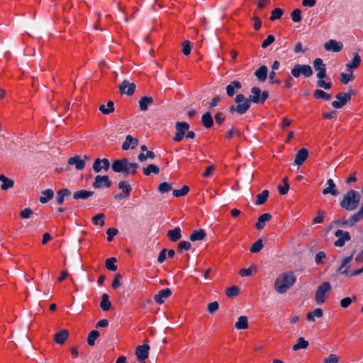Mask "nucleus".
Returning a JSON list of instances; mask_svg holds the SVG:
<instances>
[{
	"mask_svg": "<svg viewBox=\"0 0 363 363\" xmlns=\"http://www.w3.org/2000/svg\"><path fill=\"white\" fill-rule=\"evenodd\" d=\"M296 278L289 272L279 275L274 281L275 290L280 294L286 292L296 282Z\"/></svg>",
	"mask_w": 363,
	"mask_h": 363,
	"instance_id": "f257e3e1",
	"label": "nucleus"
},
{
	"mask_svg": "<svg viewBox=\"0 0 363 363\" xmlns=\"http://www.w3.org/2000/svg\"><path fill=\"white\" fill-rule=\"evenodd\" d=\"M138 167L139 166L137 163H130L127 158L116 160L111 166L113 172L117 173L123 172L125 176H128L129 174L135 175Z\"/></svg>",
	"mask_w": 363,
	"mask_h": 363,
	"instance_id": "f03ea898",
	"label": "nucleus"
},
{
	"mask_svg": "<svg viewBox=\"0 0 363 363\" xmlns=\"http://www.w3.org/2000/svg\"><path fill=\"white\" fill-rule=\"evenodd\" d=\"M360 201V194L355 190H350L344 195L340 201V206L347 211H353L357 208Z\"/></svg>",
	"mask_w": 363,
	"mask_h": 363,
	"instance_id": "7ed1b4c3",
	"label": "nucleus"
},
{
	"mask_svg": "<svg viewBox=\"0 0 363 363\" xmlns=\"http://www.w3.org/2000/svg\"><path fill=\"white\" fill-rule=\"evenodd\" d=\"M235 101L238 105L236 106H230L229 107V111L231 113L237 112L238 114L242 115L245 113L250 107V101L248 99L242 94H238L235 98Z\"/></svg>",
	"mask_w": 363,
	"mask_h": 363,
	"instance_id": "20e7f679",
	"label": "nucleus"
},
{
	"mask_svg": "<svg viewBox=\"0 0 363 363\" xmlns=\"http://www.w3.org/2000/svg\"><path fill=\"white\" fill-rule=\"evenodd\" d=\"M252 94L249 96V100L250 102L255 104H264L268 98L269 93L267 91H261L258 87H252L251 89Z\"/></svg>",
	"mask_w": 363,
	"mask_h": 363,
	"instance_id": "39448f33",
	"label": "nucleus"
},
{
	"mask_svg": "<svg viewBox=\"0 0 363 363\" xmlns=\"http://www.w3.org/2000/svg\"><path fill=\"white\" fill-rule=\"evenodd\" d=\"M294 77L298 78L301 74L305 77H310L313 74V70L311 66L307 65L296 64L291 71Z\"/></svg>",
	"mask_w": 363,
	"mask_h": 363,
	"instance_id": "423d86ee",
	"label": "nucleus"
},
{
	"mask_svg": "<svg viewBox=\"0 0 363 363\" xmlns=\"http://www.w3.org/2000/svg\"><path fill=\"white\" fill-rule=\"evenodd\" d=\"M331 289V286L329 282L322 283L317 289L315 296V299L318 305H321L325 301V294Z\"/></svg>",
	"mask_w": 363,
	"mask_h": 363,
	"instance_id": "0eeeda50",
	"label": "nucleus"
},
{
	"mask_svg": "<svg viewBox=\"0 0 363 363\" xmlns=\"http://www.w3.org/2000/svg\"><path fill=\"white\" fill-rule=\"evenodd\" d=\"M353 94L352 90H350V92H340L336 95V99L338 101H333L332 102V106L335 108H342L348 101L351 100L352 94Z\"/></svg>",
	"mask_w": 363,
	"mask_h": 363,
	"instance_id": "6e6552de",
	"label": "nucleus"
},
{
	"mask_svg": "<svg viewBox=\"0 0 363 363\" xmlns=\"http://www.w3.org/2000/svg\"><path fill=\"white\" fill-rule=\"evenodd\" d=\"M176 133L173 137L174 142H180L183 140L185 133L189 130V125L187 122H177L175 124Z\"/></svg>",
	"mask_w": 363,
	"mask_h": 363,
	"instance_id": "1a4fd4ad",
	"label": "nucleus"
},
{
	"mask_svg": "<svg viewBox=\"0 0 363 363\" xmlns=\"http://www.w3.org/2000/svg\"><path fill=\"white\" fill-rule=\"evenodd\" d=\"M111 181L107 175H97L93 182L94 189L109 188L111 186Z\"/></svg>",
	"mask_w": 363,
	"mask_h": 363,
	"instance_id": "9d476101",
	"label": "nucleus"
},
{
	"mask_svg": "<svg viewBox=\"0 0 363 363\" xmlns=\"http://www.w3.org/2000/svg\"><path fill=\"white\" fill-rule=\"evenodd\" d=\"M335 236L338 239L335 241L334 245L336 247H342L345 245L346 242H348L351 240V236L347 231H344L342 230H337L335 233Z\"/></svg>",
	"mask_w": 363,
	"mask_h": 363,
	"instance_id": "9b49d317",
	"label": "nucleus"
},
{
	"mask_svg": "<svg viewBox=\"0 0 363 363\" xmlns=\"http://www.w3.org/2000/svg\"><path fill=\"white\" fill-rule=\"evenodd\" d=\"M93 170L96 173L100 172L102 169L107 172L110 168V162L108 159L96 158L93 163Z\"/></svg>",
	"mask_w": 363,
	"mask_h": 363,
	"instance_id": "f8f14e48",
	"label": "nucleus"
},
{
	"mask_svg": "<svg viewBox=\"0 0 363 363\" xmlns=\"http://www.w3.org/2000/svg\"><path fill=\"white\" fill-rule=\"evenodd\" d=\"M150 346L147 344L136 347L135 355L139 362L145 361L149 355Z\"/></svg>",
	"mask_w": 363,
	"mask_h": 363,
	"instance_id": "ddd939ff",
	"label": "nucleus"
},
{
	"mask_svg": "<svg viewBox=\"0 0 363 363\" xmlns=\"http://www.w3.org/2000/svg\"><path fill=\"white\" fill-rule=\"evenodd\" d=\"M172 294V291L170 289H164L160 290L158 294H155L154 296V300L157 303L162 304L164 302V301L168 298Z\"/></svg>",
	"mask_w": 363,
	"mask_h": 363,
	"instance_id": "4468645a",
	"label": "nucleus"
},
{
	"mask_svg": "<svg viewBox=\"0 0 363 363\" xmlns=\"http://www.w3.org/2000/svg\"><path fill=\"white\" fill-rule=\"evenodd\" d=\"M69 337V331L66 329H62L54 335V341L59 345L65 343Z\"/></svg>",
	"mask_w": 363,
	"mask_h": 363,
	"instance_id": "2eb2a0df",
	"label": "nucleus"
},
{
	"mask_svg": "<svg viewBox=\"0 0 363 363\" xmlns=\"http://www.w3.org/2000/svg\"><path fill=\"white\" fill-rule=\"evenodd\" d=\"M342 43L337 42L335 40H330L324 45V48L326 50L333 52H340L342 50Z\"/></svg>",
	"mask_w": 363,
	"mask_h": 363,
	"instance_id": "dca6fc26",
	"label": "nucleus"
},
{
	"mask_svg": "<svg viewBox=\"0 0 363 363\" xmlns=\"http://www.w3.org/2000/svg\"><path fill=\"white\" fill-rule=\"evenodd\" d=\"M67 162L69 165H74L77 170H82L85 167V161L79 155L69 158Z\"/></svg>",
	"mask_w": 363,
	"mask_h": 363,
	"instance_id": "f3484780",
	"label": "nucleus"
},
{
	"mask_svg": "<svg viewBox=\"0 0 363 363\" xmlns=\"http://www.w3.org/2000/svg\"><path fill=\"white\" fill-rule=\"evenodd\" d=\"M135 89V85L133 83H130L127 81H123L120 85V90L122 93H125L128 96L133 94Z\"/></svg>",
	"mask_w": 363,
	"mask_h": 363,
	"instance_id": "a211bd4d",
	"label": "nucleus"
},
{
	"mask_svg": "<svg viewBox=\"0 0 363 363\" xmlns=\"http://www.w3.org/2000/svg\"><path fill=\"white\" fill-rule=\"evenodd\" d=\"M308 152L306 148L300 149L296 154L294 162L297 165H301L307 159Z\"/></svg>",
	"mask_w": 363,
	"mask_h": 363,
	"instance_id": "6ab92c4d",
	"label": "nucleus"
},
{
	"mask_svg": "<svg viewBox=\"0 0 363 363\" xmlns=\"http://www.w3.org/2000/svg\"><path fill=\"white\" fill-rule=\"evenodd\" d=\"M138 144V140L128 135L125 138V140L122 145V149L123 150H127L129 148L133 149Z\"/></svg>",
	"mask_w": 363,
	"mask_h": 363,
	"instance_id": "aec40b11",
	"label": "nucleus"
},
{
	"mask_svg": "<svg viewBox=\"0 0 363 363\" xmlns=\"http://www.w3.org/2000/svg\"><path fill=\"white\" fill-rule=\"evenodd\" d=\"M242 87V84L239 81H233L226 86L227 95L230 97L234 96L235 92Z\"/></svg>",
	"mask_w": 363,
	"mask_h": 363,
	"instance_id": "412c9836",
	"label": "nucleus"
},
{
	"mask_svg": "<svg viewBox=\"0 0 363 363\" xmlns=\"http://www.w3.org/2000/svg\"><path fill=\"white\" fill-rule=\"evenodd\" d=\"M181 232L180 228L177 227L174 229L168 230L167 236L172 242H177L182 238Z\"/></svg>",
	"mask_w": 363,
	"mask_h": 363,
	"instance_id": "4be33fe9",
	"label": "nucleus"
},
{
	"mask_svg": "<svg viewBox=\"0 0 363 363\" xmlns=\"http://www.w3.org/2000/svg\"><path fill=\"white\" fill-rule=\"evenodd\" d=\"M327 184L328 185V187L323 189L322 193L325 195L330 194L333 196H337L338 194V191L336 189L333 180L332 179H328Z\"/></svg>",
	"mask_w": 363,
	"mask_h": 363,
	"instance_id": "5701e85b",
	"label": "nucleus"
},
{
	"mask_svg": "<svg viewBox=\"0 0 363 363\" xmlns=\"http://www.w3.org/2000/svg\"><path fill=\"white\" fill-rule=\"evenodd\" d=\"M0 181L2 182L1 189L3 191L11 189L14 186L13 180L6 177L4 174H0Z\"/></svg>",
	"mask_w": 363,
	"mask_h": 363,
	"instance_id": "b1692460",
	"label": "nucleus"
},
{
	"mask_svg": "<svg viewBox=\"0 0 363 363\" xmlns=\"http://www.w3.org/2000/svg\"><path fill=\"white\" fill-rule=\"evenodd\" d=\"M272 218V215L270 213H266L261 215L258 218V220L255 224V228L257 230H262L265 226V222L269 221Z\"/></svg>",
	"mask_w": 363,
	"mask_h": 363,
	"instance_id": "393cba45",
	"label": "nucleus"
},
{
	"mask_svg": "<svg viewBox=\"0 0 363 363\" xmlns=\"http://www.w3.org/2000/svg\"><path fill=\"white\" fill-rule=\"evenodd\" d=\"M153 104V99L150 96H143L139 101L140 109L142 111L147 110L148 106Z\"/></svg>",
	"mask_w": 363,
	"mask_h": 363,
	"instance_id": "a878e982",
	"label": "nucleus"
},
{
	"mask_svg": "<svg viewBox=\"0 0 363 363\" xmlns=\"http://www.w3.org/2000/svg\"><path fill=\"white\" fill-rule=\"evenodd\" d=\"M94 194V191L82 189L80 191H77L74 193L73 199H74L76 200L86 199L89 197L93 196Z\"/></svg>",
	"mask_w": 363,
	"mask_h": 363,
	"instance_id": "bb28decb",
	"label": "nucleus"
},
{
	"mask_svg": "<svg viewBox=\"0 0 363 363\" xmlns=\"http://www.w3.org/2000/svg\"><path fill=\"white\" fill-rule=\"evenodd\" d=\"M206 237V233L203 229L194 230L190 235L189 239L194 242L197 240H202Z\"/></svg>",
	"mask_w": 363,
	"mask_h": 363,
	"instance_id": "cd10ccee",
	"label": "nucleus"
},
{
	"mask_svg": "<svg viewBox=\"0 0 363 363\" xmlns=\"http://www.w3.org/2000/svg\"><path fill=\"white\" fill-rule=\"evenodd\" d=\"M70 194H71V191L68 189L65 188V189H62L59 190L57 192V198H56L57 203L59 205L62 204L65 201V198L66 196H70Z\"/></svg>",
	"mask_w": 363,
	"mask_h": 363,
	"instance_id": "c85d7f7f",
	"label": "nucleus"
},
{
	"mask_svg": "<svg viewBox=\"0 0 363 363\" xmlns=\"http://www.w3.org/2000/svg\"><path fill=\"white\" fill-rule=\"evenodd\" d=\"M267 67L265 65H262L255 72L256 77L261 82H264L267 77Z\"/></svg>",
	"mask_w": 363,
	"mask_h": 363,
	"instance_id": "c756f323",
	"label": "nucleus"
},
{
	"mask_svg": "<svg viewBox=\"0 0 363 363\" xmlns=\"http://www.w3.org/2000/svg\"><path fill=\"white\" fill-rule=\"evenodd\" d=\"M361 62V58L360 56L358 55V53L354 54V57L351 62L346 65L347 66V70L348 72H352L354 69H356L359 67V64Z\"/></svg>",
	"mask_w": 363,
	"mask_h": 363,
	"instance_id": "7c9ffc66",
	"label": "nucleus"
},
{
	"mask_svg": "<svg viewBox=\"0 0 363 363\" xmlns=\"http://www.w3.org/2000/svg\"><path fill=\"white\" fill-rule=\"evenodd\" d=\"M99 109L103 114L108 115L114 111V103L108 101L106 105H100Z\"/></svg>",
	"mask_w": 363,
	"mask_h": 363,
	"instance_id": "2f4dec72",
	"label": "nucleus"
},
{
	"mask_svg": "<svg viewBox=\"0 0 363 363\" xmlns=\"http://www.w3.org/2000/svg\"><path fill=\"white\" fill-rule=\"evenodd\" d=\"M201 121L206 128H210L213 125V120L210 112H206L202 116Z\"/></svg>",
	"mask_w": 363,
	"mask_h": 363,
	"instance_id": "473e14b6",
	"label": "nucleus"
},
{
	"mask_svg": "<svg viewBox=\"0 0 363 363\" xmlns=\"http://www.w3.org/2000/svg\"><path fill=\"white\" fill-rule=\"evenodd\" d=\"M108 295L104 294L101 296V301L100 303V307L104 311H108L111 307V303L108 299Z\"/></svg>",
	"mask_w": 363,
	"mask_h": 363,
	"instance_id": "72a5a7b5",
	"label": "nucleus"
},
{
	"mask_svg": "<svg viewBox=\"0 0 363 363\" xmlns=\"http://www.w3.org/2000/svg\"><path fill=\"white\" fill-rule=\"evenodd\" d=\"M54 196V192L52 189H46L42 191V195L39 199V201L42 203H45L52 199Z\"/></svg>",
	"mask_w": 363,
	"mask_h": 363,
	"instance_id": "f704fd0d",
	"label": "nucleus"
},
{
	"mask_svg": "<svg viewBox=\"0 0 363 363\" xmlns=\"http://www.w3.org/2000/svg\"><path fill=\"white\" fill-rule=\"evenodd\" d=\"M308 342L303 337H299L297 340L296 343L293 345L292 349L294 351H297L301 349H306L308 347Z\"/></svg>",
	"mask_w": 363,
	"mask_h": 363,
	"instance_id": "c9c22d12",
	"label": "nucleus"
},
{
	"mask_svg": "<svg viewBox=\"0 0 363 363\" xmlns=\"http://www.w3.org/2000/svg\"><path fill=\"white\" fill-rule=\"evenodd\" d=\"M363 218V203L360 209L354 215H352L350 219L349 226H352L356 223L360 218Z\"/></svg>",
	"mask_w": 363,
	"mask_h": 363,
	"instance_id": "e433bc0d",
	"label": "nucleus"
},
{
	"mask_svg": "<svg viewBox=\"0 0 363 363\" xmlns=\"http://www.w3.org/2000/svg\"><path fill=\"white\" fill-rule=\"evenodd\" d=\"M235 328L238 330H244L248 328V322L246 316H240L235 323Z\"/></svg>",
	"mask_w": 363,
	"mask_h": 363,
	"instance_id": "4c0bfd02",
	"label": "nucleus"
},
{
	"mask_svg": "<svg viewBox=\"0 0 363 363\" xmlns=\"http://www.w3.org/2000/svg\"><path fill=\"white\" fill-rule=\"evenodd\" d=\"M269 196V191L263 190L262 193L257 195L256 204L262 205L265 203Z\"/></svg>",
	"mask_w": 363,
	"mask_h": 363,
	"instance_id": "58836bf2",
	"label": "nucleus"
},
{
	"mask_svg": "<svg viewBox=\"0 0 363 363\" xmlns=\"http://www.w3.org/2000/svg\"><path fill=\"white\" fill-rule=\"evenodd\" d=\"M323 315V311L321 308H315L312 312H309L306 315V319L308 321L313 322L315 320V316L318 318H321Z\"/></svg>",
	"mask_w": 363,
	"mask_h": 363,
	"instance_id": "ea45409f",
	"label": "nucleus"
},
{
	"mask_svg": "<svg viewBox=\"0 0 363 363\" xmlns=\"http://www.w3.org/2000/svg\"><path fill=\"white\" fill-rule=\"evenodd\" d=\"M313 96L315 99H321L325 101H329L331 99V96L329 94L326 93L325 91L321 89L315 90L313 92Z\"/></svg>",
	"mask_w": 363,
	"mask_h": 363,
	"instance_id": "a19ab883",
	"label": "nucleus"
},
{
	"mask_svg": "<svg viewBox=\"0 0 363 363\" xmlns=\"http://www.w3.org/2000/svg\"><path fill=\"white\" fill-rule=\"evenodd\" d=\"M159 172L160 168L153 164H150L147 167L143 168V173L146 176H149L151 173L158 174Z\"/></svg>",
	"mask_w": 363,
	"mask_h": 363,
	"instance_id": "79ce46f5",
	"label": "nucleus"
},
{
	"mask_svg": "<svg viewBox=\"0 0 363 363\" xmlns=\"http://www.w3.org/2000/svg\"><path fill=\"white\" fill-rule=\"evenodd\" d=\"M118 188L122 189L125 193V196H129L132 190L130 184L125 181H121L118 183Z\"/></svg>",
	"mask_w": 363,
	"mask_h": 363,
	"instance_id": "37998d69",
	"label": "nucleus"
},
{
	"mask_svg": "<svg viewBox=\"0 0 363 363\" xmlns=\"http://www.w3.org/2000/svg\"><path fill=\"white\" fill-rule=\"evenodd\" d=\"M117 262L115 257H111L106 260L105 266L107 269L110 271L115 272L117 270V266L116 265V262Z\"/></svg>",
	"mask_w": 363,
	"mask_h": 363,
	"instance_id": "c03bdc74",
	"label": "nucleus"
},
{
	"mask_svg": "<svg viewBox=\"0 0 363 363\" xmlns=\"http://www.w3.org/2000/svg\"><path fill=\"white\" fill-rule=\"evenodd\" d=\"M189 191V187L187 185H184L181 189L174 190L172 194L174 197H180L186 195Z\"/></svg>",
	"mask_w": 363,
	"mask_h": 363,
	"instance_id": "a18cd8bd",
	"label": "nucleus"
},
{
	"mask_svg": "<svg viewBox=\"0 0 363 363\" xmlns=\"http://www.w3.org/2000/svg\"><path fill=\"white\" fill-rule=\"evenodd\" d=\"M99 333L98 330H92L89 333L88 337H87V343L93 346L95 344V340L99 337Z\"/></svg>",
	"mask_w": 363,
	"mask_h": 363,
	"instance_id": "49530a36",
	"label": "nucleus"
},
{
	"mask_svg": "<svg viewBox=\"0 0 363 363\" xmlns=\"http://www.w3.org/2000/svg\"><path fill=\"white\" fill-rule=\"evenodd\" d=\"M104 218L105 215L104 213H98L92 218V223L94 225H100V226H104L105 224V222L104 220Z\"/></svg>",
	"mask_w": 363,
	"mask_h": 363,
	"instance_id": "de8ad7c7",
	"label": "nucleus"
},
{
	"mask_svg": "<svg viewBox=\"0 0 363 363\" xmlns=\"http://www.w3.org/2000/svg\"><path fill=\"white\" fill-rule=\"evenodd\" d=\"M158 191L162 194H165L170 191L172 189V184L168 182H162L157 188Z\"/></svg>",
	"mask_w": 363,
	"mask_h": 363,
	"instance_id": "09e8293b",
	"label": "nucleus"
},
{
	"mask_svg": "<svg viewBox=\"0 0 363 363\" xmlns=\"http://www.w3.org/2000/svg\"><path fill=\"white\" fill-rule=\"evenodd\" d=\"M263 247L262 240L261 239H258L256 242H255L250 247V252L252 253H256L259 252Z\"/></svg>",
	"mask_w": 363,
	"mask_h": 363,
	"instance_id": "8fccbe9b",
	"label": "nucleus"
},
{
	"mask_svg": "<svg viewBox=\"0 0 363 363\" xmlns=\"http://www.w3.org/2000/svg\"><path fill=\"white\" fill-rule=\"evenodd\" d=\"M283 10L280 8H276L272 11V14L270 16L271 21H275L280 19L283 15Z\"/></svg>",
	"mask_w": 363,
	"mask_h": 363,
	"instance_id": "3c124183",
	"label": "nucleus"
},
{
	"mask_svg": "<svg viewBox=\"0 0 363 363\" xmlns=\"http://www.w3.org/2000/svg\"><path fill=\"white\" fill-rule=\"evenodd\" d=\"M191 247V243L189 241H181L177 246V251L182 253L183 250H189Z\"/></svg>",
	"mask_w": 363,
	"mask_h": 363,
	"instance_id": "603ef678",
	"label": "nucleus"
},
{
	"mask_svg": "<svg viewBox=\"0 0 363 363\" xmlns=\"http://www.w3.org/2000/svg\"><path fill=\"white\" fill-rule=\"evenodd\" d=\"M284 186H279L278 189L279 192L281 195H285L287 194L289 189V184L288 183V179L287 177H284L283 179Z\"/></svg>",
	"mask_w": 363,
	"mask_h": 363,
	"instance_id": "864d4df0",
	"label": "nucleus"
},
{
	"mask_svg": "<svg viewBox=\"0 0 363 363\" xmlns=\"http://www.w3.org/2000/svg\"><path fill=\"white\" fill-rule=\"evenodd\" d=\"M225 293L228 297H235L239 294L240 289L238 286H233L228 288Z\"/></svg>",
	"mask_w": 363,
	"mask_h": 363,
	"instance_id": "5fc2aeb1",
	"label": "nucleus"
},
{
	"mask_svg": "<svg viewBox=\"0 0 363 363\" xmlns=\"http://www.w3.org/2000/svg\"><path fill=\"white\" fill-rule=\"evenodd\" d=\"M233 136L241 137V132L238 129L232 128L227 131L225 138L230 140Z\"/></svg>",
	"mask_w": 363,
	"mask_h": 363,
	"instance_id": "6e6d98bb",
	"label": "nucleus"
},
{
	"mask_svg": "<svg viewBox=\"0 0 363 363\" xmlns=\"http://www.w3.org/2000/svg\"><path fill=\"white\" fill-rule=\"evenodd\" d=\"M294 22L298 23L301 21V11L299 9L294 10L291 13Z\"/></svg>",
	"mask_w": 363,
	"mask_h": 363,
	"instance_id": "4d7b16f0",
	"label": "nucleus"
},
{
	"mask_svg": "<svg viewBox=\"0 0 363 363\" xmlns=\"http://www.w3.org/2000/svg\"><path fill=\"white\" fill-rule=\"evenodd\" d=\"M356 300V296H353L352 298L350 297H345L340 301V306L341 307L346 308L352 303V301H355Z\"/></svg>",
	"mask_w": 363,
	"mask_h": 363,
	"instance_id": "13d9d810",
	"label": "nucleus"
},
{
	"mask_svg": "<svg viewBox=\"0 0 363 363\" xmlns=\"http://www.w3.org/2000/svg\"><path fill=\"white\" fill-rule=\"evenodd\" d=\"M313 66L316 71L320 72L322 69H326L325 65L323 62L322 59L316 58L313 62Z\"/></svg>",
	"mask_w": 363,
	"mask_h": 363,
	"instance_id": "bf43d9fd",
	"label": "nucleus"
},
{
	"mask_svg": "<svg viewBox=\"0 0 363 363\" xmlns=\"http://www.w3.org/2000/svg\"><path fill=\"white\" fill-rule=\"evenodd\" d=\"M33 213V211L31 208H26L25 209L22 210L21 212H20V217L22 219H27V218H29Z\"/></svg>",
	"mask_w": 363,
	"mask_h": 363,
	"instance_id": "052dcab7",
	"label": "nucleus"
},
{
	"mask_svg": "<svg viewBox=\"0 0 363 363\" xmlns=\"http://www.w3.org/2000/svg\"><path fill=\"white\" fill-rule=\"evenodd\" d=\"M118 229L115 228H109L107 229L106 230V234H107V240L108 242H111L113 240V238L115 235H116L118 234Z\"/></svg>",
	"mask_w": 363,
	"mask_h": 363,
	"instance_id": "680f3d73",
	"label": "nucleus"
},
{
	"mask_svg": "<svg viewBox=\"0 0 363 363\" xmlns=\"http://www.w3.org/2000/svg\"><path fill=\"white\" fill-rule=\"evenodd\" d=\"M340 360L339 357L335 354H330L328 357H325L323 360L324 363H338Z\"/></svg>",
	"mask_w": 363,
	"mask_h": 363,
	"instance_id": "e2e57ef3",
	"label": "nucleus"
},
{
	"mask_svg": "<svg viewBox=\"0 0 363 363\" xmlns=\"http://www.w3.org/2000/svg\"><path fill=\"white\" fill-rule=\"evenodd\" d=\"M275 40V38L273 35H267V38L262 43V48H267L269 45L273 43Z\"/></svg>",
	"mask_w": 363,
	"mask_h": 363,
	"instance_id": "0e129e2a",
	"label": "nucleus"
},
{
	"mask_svg": "<svg viewBox=\"0 0 363 363\" xmlns=\"http://www.w3.org/2000/svg\"><path fill=\"white\" fill-rule=\"evenodd\" d=\"M191 44L189 40H185L182 43V52L184 55H189L191 53Z\"/></svg>",
	"mask_w": 363,
	"mask_h": 363,
	"instance_id": "69168bd1",
	"label": "nucleus"
},
{
	"mask_svg": "<svg viewBox=\"0 0 363 363\" xmlns=\"http://www.w3.org/2000/svg\"><path fill=\"white\" fill-rule=\"evenodd\" d=\"M122 278V276L120 274H116L114 277V279L113 280L111 286L113 289H117L119 288L121 285V279Z\"/></svg>",
	"mask_w": 363,
	"mask_h": 363,
	"instance_id": "338daca9",
	"label": "nucleus"
},
{
	"mask_svg": "<svg viewBox=\"0 0 363 363\" xmlns=\"http://www.w3.org/2000/svg\"><path fill=\"white\" fill-rule=\"evenodd\" d=\"M317 85L318 86L323 88L325 89H330L332 87V82H326L323 79H318V81L317 82Z\"/></svg>",
	"mask_w": 363,
	"mask_h": 363,
	"instance_id": "774afa93",
	"label": "nucleus"
}]
</instances>
